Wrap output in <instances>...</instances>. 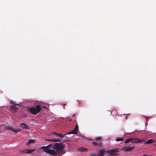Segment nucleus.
Returning a JSON list of instances; mask_svg holds the SVG:
<instances>
[{"label": "nucleus", "instance_id": "obj_10", "mask_svg": "<svg viewBox=\"0 0 156 156\" xmlns=\"http://www.w3.org/2000/svg\"><path fill=\"white\" fill-rule=\"evenodd\" d=\"M118 151V150L117 148H115L107 151V152L110 154H114L115 153Z\"/></svg>", "mask_w": 156, "mask_h": 156}, {"label": "nucleus", "instance_id": "obj_2", "mask_svg": "<svg viewBox=\"0 0 156 156\" xmlns=\"http://www.w3.org/2000/svg\"><path fill=\"white\" fill-rule=\"evenodd\" d=\"M41 109L40 105H37L35 106V107L30 108L29 109V111L31 114L35 115L40 112Z\"/></svg>", "mask_w": 156, "mask_h": 156}, {"label": "nucleus", "instance_id": "obj_24", "mask_svg": "<svg viewBox=\"0 0 156 156\" xmlns=\"http://www.w3.org/2000/svg\"><path fill=\"white\" fill-rule=\"evenodd\" d=\"M147 156H152L150 154H147Z\"/></svg>", "mask_w": 156, "mask_h": 156}, {"label": "nucleus", "instance_id": "obj_19", "mask_svg": "<svg viewBox=\"0 0 156 156\" xmlns=\"http://www.w3.org/2000/svg\"><path fill=\"white\" fill-rule=\"evenodd\" d=\"M123 140V139L122 138H118L116 139V141H122Z\"/></svg>", "mask_w": 156, "mask_h": 156}, {"label": "nucleus", "instance_id": "obj_4", "mask_svg": "<svg viewBox=\"0 0 156 156\" xmlns=\"http://www.w3.org/2000/svg\"><path fill=\"white\" fill-rule=\"evenodd\" d=\"M12 104L10 106L11 110L13 112H16L18 111V108L16 107V105H18V104H15L14 102L12 101Z\"/></svg>", "mask_w": 156, "mask_h": 156}, {"label": "nucleus", "instance_id": "obj_25", "mask_svg": "<svg viewBox=\"0 0 156 156\" xmlns=\"http://www.w3.org/2000/svg\"><path fill=\"white\" fill-rule=\"evenodd\" d=\"M143 156H147V154H144L143 155Z\"/></svg>", "mask_w": 156, "mask_h": 156}, {"label": "nucleus", "instance_id": "obj_15", "mask_svg": "<svg viewBox=\"0 0 156 156\" xmlns=\"http://www.w3.org/2000/svg\"><path fill=\"white\" fill-rule=\"evenodd\" d=\"M79 150L80 151H87V149L84 148L83 147H79Z\"/></svg>", "mask_w": 156, "mask_h": 156}, {"label": "nucleus", "instance_id": "obj_7", "mask_svg": "<svg viewBox=\"0 0 156 156\" xmlns=\"http://www.w3.org/2000/svg\"><path fill=\"white\" fill-rule=\"evenodd\" d=\"M6 129L8 130H12V131L15 132H18L20 131V130L17 129L13 128L11 126H7L6 127Z\"/></svg>", "mask_w": 156, "mask_h": 156}, {"label": "nucleus", "instance_id": "obj_18", "mask_svg": "<svg viewBox=\"0 0 156 156\" xmlns=\"http://www.w3.org/2000/svg\"><path fill=\"white\" fill-rule=\"evenodd\" d=\"M101 136H99V137L96 138H95V140H96L98 142V141H99V142H100L101 140Z\"/></svg>", "mask_w": 156, "mask_h": 156}, {"label": "nucleus", "instance_id": "obj_13", "mask_svg": "<svg viewBox=\"0 0 156 156\" xmlns=\"http://www.w3.org/2000/svg\"><path fill=\"white\" fill-rule=\"evenodd\" d=\"M46 141H49L50 142H60V141L57 139H53V140H50V139H47L46 140Z\"/></svg>", "mask_w": 156, "mask_h": 156}, {"label": "nucleus", "instance_id": "obj_16", "mask_svg": "<svg viewBox=\"0 0 156 156\" xmlns=\"http://www.w3.org/2000/svg\"><path fill=\"white\" fill-rule=\"evenodd\" d=\"M153 140L151 139H149L147 140L146 142H145V144H151L153 143Z\"/></svg>", "mask_w": 156, "mask_h": 156}, {"label": "nucleus", "instance_id": "obj_8", "mask_svg": "<svg viewBox=\"0 0 156 156\" xmlns=\"http://www.w3.org/2000/svg\"><path fill=\"white\" fill-rule=\"evenodd\" d=\"M133 148V147L129 146H124L122 147L123 150L129 151H131Z\"/></svg>", "mask_w": 156, "mask_h": 156}, {"label": "nucleus", "instance_id": "obj_20", "mask_svg": "<svg viewBox=\"0 0 156 156\" xmlns=\"http://www.w3.org/2000/svg\"><path fill=\"white\" fill-rule=\"evenodd\" d=\"M60 138L63 139L64 137V136L62 134H60L58 133L57 135Z\"/></svg>", "mask_w": 156, "mask_h": 156}, {"label": "nucleus", "instance_id": "obj_12", "mask_svg": "<svg viewBox=\"0 0 156 156\" xmlns=\"http://www.w3.org/2000/svg\"><path fill=\"white\" fill-rule=\"evenodd\" d=\"M35 151V149H25L23 151L25 153H27L28 154L31 153H33L34 151Z\"/></svg>", "mask_w": 156, "mask_h": 156}, {"label": "nucleus", "instance_id": "obj_11", "mask_svg": "<svg viewBox=\"0 0 156 156\" xmlns=\"http://www.w3.org/2000/svg\"><path fill=\"white\" fill-rule=\"evenodd\" d=\"M20 126L21 128L23 129H28L30 128L27 125L24 123H21Z\"/></svg>", "mask_w": 156, "mask_h": 156}, {"label": "nucleus", "instance_id": "obj_3", "mask_svg": "<svg viewBox=\"0 0 156 156\" xmlns=\"http://www.w3.org/2000/svg\"><path fill=\"white\" fill-rule=\"evenodd\" d=\"M52 146V144H50L47 146L44 147L42 149L44 152L48 154L53 155H56V152L53 150H51L49 148Z\"/></svg>", "mask_w": 156, "mask_h": 156}, {"label": "nucleus", "instance_id": "obj_9", "mask_svg": "<svg viewBox=\"0 0 156 156\" xmlns=\"http://www.w3.org/2000/svg\"><path fill=\"white\" fill-rule=\"evenodd\" d=\"M105 151L103 150H101L99 151V154L96 156L95 154H92L90 156H104Z\"/></svg>", "mask_w": 156, "mask_h": 156}, {"label": "nucleus", "instance_id": "obj_17", "mask_svg": "<svg viewBox=\"0 0 156 156\" xmlns=\"http://www.w3.org/2000/svg\"><path fill=\"white\" fill-rule=\"evenodd\" d=\"M35 142V140H30L28 141V142L27 143V145H29V144H30L31 143H34Z\"/></svg>", "mask_w": 156, "mask_h": 156}, {"label": "nucleus", "instance_id": "obj_6", "mask_svg": "<svg viewBox=\"0 0 156 156\" xmlns=\"http://www.w3.org/2000/svg\"><path fill=\"white\" fill-rule=\"evenodd\" d=\"M130 142L132 143H137L141 142L142 140L136 138L134 137H130Z\"/></svg>", "mask_w": 156, "mask_h": 156}, {"label": "nucleus", "instance_id": "obj_23", "mask_svg": "<svg viewBox=\"0 0 156 156\" xmlns=\"http://www.w3.org/2000/svg\"><path fill=\"white\" fill-rule=\"evenodd\" d=\"M52 134H55L56 135H57L58 133H57L55 131H53L52 132Z\"/></svg>", "mask_w": 156, "mask_h": 156}, {"label": "nucleus", "instance_id": "obj_21", "mask_svg": "<svg viewBox=\"0 0 156 156\" xmlns=\"http://www.w3.org/2000/svg\"><path fill=\"white\" fill-rule=\"evenodd\" d=\"M68 120L69 121H75V119H73V117H72L71 118H70V117H69L68 118Z\"/></svg>", "mask_w": 156, "mask_h": 156}, {"label": "nucleus", "instance_id": "obj_5", "mask_svg": "<svg viewBox=\"0 0 156 156\" xmlns=\"http://www.w3.org/2000/svg\"><path fill=\"white\" fill-rule=\"evenodd\" d=\"M78 131V126L77 125L75 127V128L73 130L67 133H65V135H66L67 134H76Z\"/></svg>", "mask_w": 156, "mask_h": 156}, {"label": "nucleus", "instance_id": "obj_26", "mask_svg": "<svg viewBox=\"0 0 156 156\" xmlns=\"http://www.w3.org/2000/svg\"><path fill=\"white\" fill-rule=\"evenodd\" d=\"M75 116V114H73V117H74Z\"/></svg>", "mask_w": 156, "mask_h": 156}, {"label": "nucleus", "instance_id": "obj_1", "mask_svg": "<svg viewBox=\"0 0 156 156\" xmlns=\"http://www.w3.org/2000/svg\"><path fill=\"white\" fill-rule=\"evenodd\" d=\"M65 145L62 143H55L52 147V149L55 150L56 153H65L64 148Z\"/></svg>", "mask_w": 156, "mask_h": 156}, {"label": "nucleus", "instance_id": "obj_22", "mask_svg": "<svg viewBox=\"0 0 156 156\" xmlns=\"http://www.w3.org/2000/svg\"><path fill=\"white\" fill-rule=\"evenodd\" d=\"M130 142V137L128 139L124 141L125 143H128L129 142Z\"/></svg>", "mask_w": 156, "mask_h": 156}, {"label": "nucleus", "instance_id": "obj_14", "mask_svg": "<svg viewBox=\"0 0 156 156\" xmlns=\"http://www.w3.org/2000/svg\"><path fill=\"white\" fill-rule=\"evenodd\" d=\"M92 143L94 145L98 146L100 147L102 145V143L100 142H93Z\"/></svg>", "mask_w": 156, "mask_h": 156}, {"label": "nucleus", "instance_id": "obj_27", "mask_svg": "<svg viewBox=\"0 0 156 156\" xmlns=\"http://www.w3.org/2000/svg\"><path fill=\"white\" fill-rule=\"evenodd\" d=\"M44 108H46V107H45V106H44Z\"/></svg>", "mask_w": 156, "mask_h": 156}]
</instances>
